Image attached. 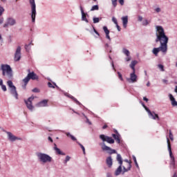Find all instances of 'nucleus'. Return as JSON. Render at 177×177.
<instances>
[{
  "label": "nucleus",
  "instance_id": "nucleus-1",
  "mask_svg": "<svg viewBox=\"0 0 177 177\" xmlns=\"http://www.w3.org/2000/svg\"><path fill=\"white\" fill-rule=\"evenodd\" d=\"M0 71H1L2 76L5 80H7V85L10 88V93L17 100L19 99V94L16 90V86L13 85V69L10 65L8 64H2L1 65Z\"/></svg>",
  "mask_w": 177,
  "mask_h": 177
},
{
  "label": "nucleus",
  "instance_id": "nucleus-2",
  "mask_svg": "<svg viewBox=\"0 0 177 177\" xmlns=\"http://www.w3.org/2000/svg\"><path fill=\"white\" fill-rule=\"evenodd\" d=\"M168 41H169V39L168 38L167 35H165L164 28L160 26H157L156 42H160L162 48H165L168 50Z\"/></svg>",
  "mask_w": 177,
  "mask_h": 177
},
{
  "label": "nucleus",
  "instance_id": "nucleus-3",
  "mask_svg": "<svg viewBox=\"0 0 177 177\" xmlns=\"http://www.w3.org/2000/svg\"><path fill=\"white\" fill-rule=\"evenodd\" d=\"M99 138L100 139H101V140H102V142L100 144L102 151H106L108 154H110V155L117 154V151L115 149H111V147L106 145V143H105V142H106L107 143H109V145H113L115 141H114V139H113V138L109 136H106L104 134L100 135Z\"/></svg>",
  "mask_w": 177,
  "mask_h": 177
},
{
  "label": "nucleus",
  "instance_id": "nucleus-4",
  "mask_svg": "<svg viewBox=\"0 0 177 177\" xmlns=\"http://www.w3.org/2000/svg\"><path fill=\"white\" fill-rule=\"evenodd\" d=\"M53 84L50 82H48V88H53V89H55V87L57 88V89H58V91H60V92H63L64 96H66V97H69V99H72V100H73V102H75V103H76V104H78L79 106H82V104H81V102H80V101H78V100H77V98H75L74 96H73V95L68 94V93L65 92L64 91L62 90V88H60V87H59L58 85L56 84V83L53 82Z\"/></svg>",
  "mask_w": 177,
  "mask_h": 177
},
{
  "label": "nucleus",
  "instance_id": "nucleus-5",
  "mask_svg": "<svg viewBox=\"0 0 177 177\" xmlns=\"http://www.w3.org/2000/svg\"><path fill=\"white\" fill-rule=\"evenodd\" d=\"M36 156L40 162L43 164H46V162H52V158L50 156L42 152L36 153Z\"/></svg>",
  "mask_w": 177,
  "mask_h": 177
},
{
  "label": "nucleus",
  "instance_id": "nucleus-6",
  "mask_svg": "<svg viewBox=\"0 0 177 177\" xmlns=\"http://www.w3.org/2000/svg\"><path fill=\"white\" fill-rule=\"evenodd\" d=\"M31 6V19L32 23H35V17H37V6L35 5V0H30Z\"/></svg>",
  "mask_w": 177,
  "mask_h": 177
},
{
  "label": "nucleus",
  "instance_id": "nucleus-7",
  "mask_svg": "<svg viewBox=\"0 0 177 177\" xmlns=\"http://www.w3.org/2000/svg\"><path fill=\"white\" fill-rule=\"evenodd\" d=\"M24 79L26 82H29L30 80H32V81H38L39 80V77L35 74V73L30 72V70H28V73Z\"/></svg>",
  "mask_w": 177,
  "mask_h": 177
},
{
  "label": "nucleus",
  "instance_id": "nucleus-8",
  "mask_svg": "<svg viewBox=\"0 0 177 177\" xmlns=\"http://www.w3.org/2000/svg\"><path fill=\"white\" fill-rule=\"evenodd\" d=\"M167 147H168L169 156L171 158L170 165H171L173 168H175V157H174V155H172V149L171 148V142L169 141V138L167 139Z\"/></svg>",
  "mask_w": 177,
  "mask_h": 177
},
{
  "label": "nucleus",
  "instance_id": "nucleus-9",
  "mask_svg": "<svg viewBox=\"0 0 177 177\" xmlns=\"http://www.w3.org/2000/svg\"><path fill=\"white\" fill-rule=\"evenodd\" d=\"M3 132H6V133H7L8 139V140H10V142H15V140H22L21 138L13 135V133H12V132L10 131H6L3 130Z\"/></svg>",
  "mask_w": 177,
  "mask_h": 177
},
{
  "label": "nucleus",
  "instance_id": "nucleus-10",
  "mask_svg": "<svg viewBox=\"0 0 177 177\" xmlns=\"http://www.w3.org/2000/svg\"><path fill=\"white\" fill-rule=\"evenodd\" d=\"M16 24V19H15L13 17H8L6 19V23L3 24V28H6L10 26H13Z\"/></svg>",
  "mask_w": 177,
  "mask_h": 177
},
{
  "label": "nucleus",
  "instance_id": "nucleus-11",
  "mask_svg": "<svg viewBox=\"0 0 177 177\" xmlns=\"http://www.w3.org/2000/svg\"><path fill=\"white\" fill-rule=\"evenodd\" d=\"M20 59H21V47L18 46L14 55V60L15 62H20Z\"/></svg>",
  "mask_w": 177,
  "mask_h": 177
},
{
  "label": "nucleus",
  "instance_id": "nucleus-12",
  "mask_svg": "<svg viewBox=\"0 0 177 177\" xmlns=\"http://www.w3.org/2000/svg\"><path fill=\"white\" fill-rule=\"evenodd\" d=\"M80 9L82 13V21H85V23H89V20L86 18V16H89L88 15V12H84V8H82V6H80Z\"/></svg>",
  "mask_w": 177,
  "mask_h": 177
},
{
  "label": "nucleus",
  "instance_id": "nucleus-13",
  "mask_svg": "<svg viewBox=\"0 0 177 177\" xmlns=\"http://www.w3.org/2000/svg\"><path fill=\"white\" fill-rule=\"evenodd\" d=\"M168 50L167 48H162V46H160L159 48H154L153 49V53L155 56H158L159 52H162V53H167Z\"/></svg>",
  "mask_w": 177,
  "mask_h": 177
},
{
  "label": "nucleus",
  "instance_id": "nucleus-14",
  "mask_svg": "<svg viewBox=\"0 0 177 177\" xmlns=\"http://www.w3.org/2000/svg\"><path fill=\"white\" fill-rule=\"evenodd\" d=\"M48 106V100H43L36 104V107H47Z\"/></svg>",
  "mask_w": 177,
  "mask_h": 177
},
{
  "label": "nucleus",
  "instance_id": "nucleus-15",
  "mask_svg": "<svg viewBox=\"0 0 177 177\" xmlns=\"http://www.w3.org/2000/svg\"><path fill=\"white\" fill-rule=\"evenodd\" d=\"M53 150H55V153L57 154H59V156H66V153H64L57 147V145L56 144H54Z\"/></svg>",
  "mask_w": 177,
  "mask_h": 177
},
{
  "label": "nucleus",
  "instance_id": "nucleus-16",
  "mask_svg": "<svg viewBox=\"0 0 177 177\" xmlns=\"http://www.w3.org/2000/svg\"><path fill=\"white\" fill-rule=\"evenodd\" d=\"M112 138L115 140L116 143L120 145L121 143V135L120 134H112Z\"/></svg>",
  "mask_w": 177,
  "mask_h": 177
},
{
  "label": "nucleus",
  "instance_id": "nucleus-17",
  "mask_svg": "<svg viewBox=\"0 0 177 177\" xmlns=\"http://www.w3.org/2000/svg\"><path fill=\"white\" fill-rule=\"evenodd\" d=\"M24 102L27 109H28L30 111H34V106H32V102H28L27 100H25Z\"/></svg>",
  "mask_w": 177,
  "mask_h": 177
},
{
  "label": "nucleus",
  "instance_id": "nucleus-18",
  "mask_svg": "<svg viewBox=\"0 0 177 177\" xmlns=\"http://www.w3.org/2000/svg\"><path fill=\"white\" fill-rule=\"evenodd\" d=\"M106 162L109 168H111V167H113V158H111V156H109L106 158Z\"/></svg>",
  "mask_w": 177,
  "mask_h": 177
},
{
  "label": "nucleus",
  "instance_id": "nucleus-19",
  "mask_svg": "<svg viewBox=\"0 0 177 177\" xmlns=\"http://www.w3.org/2000/svg\"><path fill=\"white\" fill-rule=\"evenodd\" d=\"M122 21L124 28H127V26L128 25V16L122 17Z\"/></svg>",
  "mask_w": 177,
  "mask_h": 177
},
{
  "label": "nucleus",
  "instance_id": "nucleus-20",
  "mask_svg": "<svg viewBox=\"0 0 177 177\" xmlns=\"http://www.w3.org/2000/svg\"><path fill=\"white\" fill-rule=\"evenodd\" d=\"M169 97L171 102V105L174 106H177V102L176 100H175V97H174V95H172V94H169Z\"/></svg>",
  "mask_w": 177,
  "mask_h": 177
},
{
  "label": "nucleus",
  "instance_id": "nucleus-21",
  "mask_svg": "<svg viewBox=\"0 0 177 177\" xmlns=\"http://www.w3.org/2000/svg\"><path fill=\"white\" fill-rule=\"evenodd\" d=\"M122 172V165H120L118 169L115 171V176H118Z\"/></svg>",
  "mask_w": 177,
  "mask_h": 177
},
{
  "label": "nucleus",
  "instance_id": "nucleus-22",
  "mask_svg": "<svg viewBox=\"0 0 177 177\" xmlns=\"http://www.w3.org/2000/svg\"><path fill=\"white\" fill-rule=\"evenodd\" d=\"M0 86H1V89L3 92H6L8 91L6 86L3 84V80L1 78H0Z\"/></svg>",
  "mask_w": 177,
  "mask_h": 177
},
{
  "label": "nucleus",
  "instance_id": "nucleus-23",
  "mask_svg": "<svg viewBox=\"0 0 177 177\" xmlns=\"http://www.w3.org/2000/svg\"><path fill=\"white\" fill-rule=\"evenodd\" d=\"M104 48L106 52H109V53H111V52L113 51V47H111L108 43L105 44Z\"/></svg>",
  "mask_w": 177,
  "mask_h": 177
},
{
  "label": "nucleus",
  "instance_id": "nucleus-24",
  "mask_svg": "<svg viewBox=\"0 0 177 177\" xmlns=\"http://www.w3.org/2000/svg\"><path fill=\"white\" fill-rule=\"evenodd\" d=\"M151 117H152L153 120H157L158 121H160V117L158 116V114H156L155 112H151V114H149Z\"/></svg>",
  "mask_w": 177,
  "mask_h": 177
},
{
  "label": "nucleus",
  "instance_id": "nucleus-25",
  "mask_svg": "<svg viewBox=\"0 0 177 177\" xmlns=\"http://www.w3.org/2000/svg\"><path fill=\"white\" fill-rule=\"evenodd\" d=\"M32 45H34L32 44V41H30L28 44H25V50L27 51V52H30V50H31V46Z\"/></svg>",
  "mask_w": 177,
  "mask_h": 177
},
{
  "label": "nucleus",
  "instance_id": "nucleus-26",
  "mask_svg": "<svg viewBox=\"0 0 177 177\" xmlns=\"http://www.w3.org/2000/svg\"><path fill=\"white\" fill-rule=\"evenodd\" d=\"M127 81L129 82V84H133V72L130 74V77L127 78Z\"/></svg>",
  "mask_w": 177,
  "mask_h": 177
},
{
  "label": "nucleus",
  "instance_id": "nucleus-27",
  "mask_svg": "<svg viewBox=\"0 0 177 177\" xmlns=\"http://www.w3.org/2000/svg\"><path fill=\"white\" fill-rule=\"evenodd\" d=\"M65 133H66V136H68V138H71V139L72 140H73L74 142H77V138L74 136L71 135V133H70V132H67Z\"/></svg>",
  "mask_w": 177,
  "mask_h": 177
},
{
  "label": "nucleus",
  "instance_id": "nucleus-28",
  "mask_svg": "<svg viewBox=\"0 0 177 177\" xmlns=\"http://www.w3.org/2000/svg\"><path fill=\"white\" fill-rule=\"evenodd\" d=\"M117 161H118L120 165H122V157L120 153L117 154Z\"/></svg>",
  "mask_w": 177,
  "mask_h": 177
},
{
  "label": "nucleus",
  "instance_id": "nucleus-29",
  "mask_svg": "<svg viewBox=\"0 0 177 177\" xmlns=\"http://www.w3.org/2000/svg\"><path fill=\"white\" fill-rule=\"evenodd\" d=\"M100 20H102V17H100V18L96 17H93V21L94 24L99 23L100 21Z\"/></svg>",
  "mask_w": 177,
  "mask_h": 177
},
{
  "label": "nucleus",
  "instance_id": "nucleus-30",
  "mask_svg": "<svg viewBox=\"0 0 177 177\" xmlns=\"http://www.w3.org/2000/svg\"><path fill=\"white\" fill-rule=\"evenodd\" d=\"M71 160V157L70 156H66L65 160L63 161V164L66 165L68 161Z\"/></svg>",
  "mask_w": 177,
  "mask_h": 177
},
{
  "label": "nucleus",
  "instance_id": "nucleus-31",
  "mask_svg": "<svg viewBox=\"0 0 177 177\" xmlns=\"http://www.w3.org/2000/svg\"><path fill=\"white\" fill-rule=\"evenodd\" d=\"M76 143H77L79 145V146L81 147L82 151H83V154H86L85 152V147H84V145H82V144H81L80 142L76 141Z\"/></svg>",
  "mask_w": 177,
  "mask_h": 177
},
{
  "label": "nucleus",
  "instance_id": "nucleus-32",
  "mask_svg": "<svg viewBox=\"0 0 177 177\" xmlns=\"http://www.w3.org/2000/svg\"><path fill=\"white\" fill-rule=\"evenodd\" d=\"M129 169H131V163H129L127 169L125 168V166H123V174H125V172H128Z\"/></svg>",
  "mask_w": 177,
  "mask_h": 177
},
{
  "label": "nucleus",
  "instance_id": "nucleus-33",
  "mask_svg": "<svg viewBox=\"0 0 177 177\" xmlns=\"http://www.w3.org/2000/svg\"><path fill=\"white\" fill-rule=\"evenodd\" d=\"M99 9V6L98 5H95V6H93L91 8V12H93L95 10H97Z\"/></svg>",
  "mask_w": 177,
  "mask_h": 177
},
{
  "label": "nucleus",
  "instance_id": "nucleus-34",
  "mask_svg": "<svg viewBox=\"0 0 177 177\" xmlns=\"http://www.w3.org/2000/svg\"><path fill=\"white\" fill-rule=\"evenodd\" d=\"M122 53H124V55H126V56H129V50L125 48L122 49Z\"/></svg>",
  "mask_w": 177,
  "mask_h": 177
},
{
  "label": "nucleus",
  "instance_id": "nucleus-35",
  "mask_svg": "<svg viewBox=\"0 0 177 177\" xmlns=\"http://www.w3.org/2000/svg\"><path fill=\"white\" fill-rule=\"evenodd\" d=\"M34 99H35V97L32 95L31 97H28V100H26V102L32 103V100H34Z\"/></svg>",
  "mask_w": 177,
  "mask_h": 177
},
{
  "label": "nucleus",
  "instance_id": "nucleus-36",
  "mask_svg": "<svg viewBox=\"0 0 177 177\" xmlns=\"http://www.w3.org/2000/svg\"><path fill=\"white\" fill-rule=\"evenodd\" d=\"M103 30L105 32V34H110V30H109V28H107V26H104Z\"/></svg>",
  "mask_w": 177,
  "mask_h": 177
},
{
  "label": "nucleus",
  "instance_id": "nucleus-37",
  "mask_svg": "<svg viewBox=\"0 0 177 177\" xmlns=\"http://www.w3.org/2000/svg\"><path fill=\"white\" fill-rule=\"evenodd\" d=\"M143 107L145 109L146 111H147L149 115L151 114L152 112L150 111V109H149V108H147V106L143 104Z\"/></svg>",
  "mask_w": 177,
  "mask_h": 177
},
{
  "label": "nucleus",
  "instance_id": "nucleus-38",
  "mask_svg": "<svg viewBox=\"0 0 177 177\" xmlns=\"http://www.w3.org/2000/svg\"><path fill=\"white\" fill-rule=\"evenodd\" d=\"M23 82L24 83V84L22 85V88H23V89H26V86H27V84H28V82H26V79H24V80H23Z\"/></svg>",
  "mask_w": 177,
  "mask_h": 177
},
{
  "label": "nucleus",
  "instance_id": "nucleus-39",
  "mask_svg": "<svg viewBox=\"0 0 177 177\" xmlns=\"http://www.w3.org/2000/svg\"><path fill=\"white\" fill-rule=\"evenodd\" d=\"M32 92H33L34 93H39L40 91L38 88H35L32 90Z\"/></svg>",
  "mask_w": 177,
  "mask_h": 177
},
{
  "label": "nucleus",
  "instance_id": "nucleus-40",
  "mask_svg": "<svg viewBox=\"0 0 177 177\" xmlns=\"http://www.w3.org/2000/svg\"><path fill=\"white\" fill-rule=\"evenodd\" d=\"M112 2V5L113 6V8H116L117 7V0H111Z\"/></svg>",
  "mask_w": 177,
  "mask_h": 177
},
{
  "label": "nucleus",
  "instance_id": "nucleus-41",
  "mask_svg": "<svg viewBox=\"0 0 177 177\" xmlns=\"http://www.w3.org/2000/svg\"><path fill=\"white\" fill-rule=\"evenodd\" d=\"M158 66L161 71H165V70L164 69V66L162 64H158Z\"/></svg>",
  "mask_w": 177,
  "mask_h": 177
},
{
  "label": "nucleus",
  "instance_id": "nucleus-42",
  "mask_svg": "<svg viewBox=\"0 0 177 177\" xmlns=\"http://www.w3.org/2000/svg\"><path fill=\"white\" fill-rule=\"evenodd\" d=\"M4 12H5V9L3 8V7L0 6V16H2Z\"/></svg>",
  "mask_w": 177,
  "mask_h": 177
},
{
  "label": "nucleus",
  "instance_id": "nucleus-43",
  "mask_svg": "<svg viewBox=\"0 0 177 177\" xmlns=\"http://www.w3.org/2000/svg\"><path fill=\"white\" fill-rule=\"evenodd\" d=\"M112 21H113V23H114V24H115V25L118 24V21H117V19H116L115 17H112Z\"/></svg>",
  "mask_w": 177,
  "mask_h": 177
},
{
  "label": "nucleus",
  "instance_id": "nucleus-44",
  "mask_svg": "<svg viewBox=\"0 0 177 177\" xmlns=\"http://www.w3.org/2000/svg\"><path fill=\"white\" fill-rule=\"evenodd\" d=\"M133 162H134V164H136V166L137 167V168L139 169V165H138V161H136V158L135 156L133 157Z\"/></svg>",
  "mask_w": 177,
  "mask_h": 177
},
{
  "label": "nucleus",
  "instance_id": "nucleus-45",
  "mask_svg": "<svg viewBox=\"0 0 177 177\" xmlns=\"http://www.w3.org/2000/svg\"><path fill=\"white\" fill-rule=\"evenodd\" d=\"M85 118H86V124H88V125H92V122L91 121H89V119L88 118V117L85 116Z\"/></svg>",
  "mask_w": 177,
  "mask_h": 177
},
{
  "label": "nucleus",
  "instance_id": "nucleus-46",
  "mask_svg": "<svg viewBox=\"0 0 177 177\" xmlns=\"http://www.w3.org/2000/svg\"><path fill=\"white\" fill-rule=\"evenodd\" d=\"M169 139L171 140H174V135L172 134V131H171V130H169Z\"/></svg>",
  "mask_w": 177,
  "mask_h": 177
},
{
  "label": "nucleus",
  "instance_id": "nucleus-47",
  "mask_svg": "<svg viewBox=\"0 0 177 177\" xmlns=\"http://www.w3.org/2000/svg\"><path fill=\"white\" fill-rule=\"evenodd\" d=\"M93 30L95 34H96V35H97L98 37H100V34L99 33V32H97V30H96V29L93 26Z\"/></svg>",
  "mask_w": 177,
  "mask_h": 177
},
{
  "label": "nucleus",
  "instance_id": "nucleus-48",
  "mask_svg": "<svg viewBox=\"0 0 177 177\" xmlns=\"http://www.w3.org/2000/svg\"><path fill=\"white\" fill-rule=\"evenodd\" d=\"M118 78L120 79V80L122 81L123 78H122V75L121 74V73L118 72Z\"/></svg>",
  "mask_w": 177,
  "mask_h": 177
},
{
  "label": "nucleus",
  "instance_id": "nucleus-49",
  "mask_svg": "<svg viewBox=\"0 0 177 177\" xmlns=\"http://www.w3.org/2000/svg\"><path fill=\"white\" fill-rule=\"evenodd\" d=\"M106 39H109V41H111V37H110V33L106 34Z\"/></svg>",
  "mask_w": 177,
  "mask_h": 177
},
{
  "label": "nucleus",
  "instance_id": "nucleus-50",
  "mask_svg": "<svg viewBox=\"0 0 177 177\" xmlns=\"http://www.w3.org/2000/svg\"><path fill=\"white\" fill-rule=\"evenodd\" d=\"M138 81V76L133 73V82H136Z\"/></svg>",
  "mask_w": 177,
  "mask_h": 177
},
{
  "label": "nucleus",
  "instance_id": "nucleus-51",
  "mask_svg": "<svg viewBox=\"0 0 177 177\" xmlns=\"http://www.w3.org/2000/svg\"><path fill=\"white\" fill-rule=\"evenodd\" d=\"M147 24H149V21L147 19L142 21V26H147Z\"/></svg>",
  "mask_w": 177,
  "mask_h": 177
},
{
  "label": "nucleus",
  "instance_id": "nucleus-52",
  "mask_svg": "<svg viewBox=\"0 0 177 177\" xmlns=\"http://www.w3.org/2000/svg\"><path fill=\"white\" fill-rule=\"evenodd\" d=\"M126 62H130L131 57L130 55H127V57L125 58Z\"/></svg>",
  "mask_w": 177,
  "mask_h": 177
},
{
  "label": "nucleus",
  "instance_id": "nucleus-53",
  "mask_svg": "<svg viewBox=\"0 0 177 177\" xmlns=\"http://www.w3.org/2000/svg\"><path fill=\"white\" fill-rule=\"evenodd\" d=\"M115 26H116V28H117L118 31H121V28L120 27L118 24H117Z\"/></svg>",
  "mask_w": 177,
  "mask_h": 177
},
{
  "label": "nucleus",
  "instance_id": "nucleus-54",
  "mask_svg": "<svg viewBox=\"0 0 177 177\" xmlns=\"http://www.w3.org/2000/svg\"><path fill=\"white\" fill-rule=\"evenodd\" d=\"M130 67H131V70H133V60L131 61Z\"/></svg>",
  "mask_w": 177,
  "mask_h": 177
},
{
  "label": "nucleus",
  "instance_id": "nucleus-55",
  "mask_svg": "<svg viewBox=\"0 0 177 177\" xmlns=\"http://www.w3.org/2000/svg\"><path fill=\"white\" fill-rule=\"evenodd\" d=\"M48 140H49V142H50L51 143H53V139H52V137L49 136L48 138Z\"/></svg>",
  "mask_w": 177,
  "mask_h": 177
},
{
  "label": "nucleus",
  "instance_id": "nucleus-56",
  "mask_svg": "<svg viewBox=\"0 0 177 177\" xmlns=\"http://www.w3.org/2000/svg\"><path fill=\"white\" fill-rule=\"evenodd\" d=\"M156 12H157V13H160V12H161V8H156Z\"/></svg>",
  "mask_w": 177,
  "mask_h": 177
},
{
  "label": "nucleus",
  "instance_id": "nucleus-57",
  "mask_svg": "<svg viewBox=\"0 0 177 177\" xmlns=\"http://www.w3.org/2000/svg\"><path fill=\"white\" fill-rule=\"evenodd\" d=\"M113 132L115 133V135H119L120 133H118V131H117V129H113Z\"/></svg>",
  "mask_w": 177,
  "mask_h": 177
},
{
  "label": "nucleus",
  "instance_id": "nucleus-58",
  "mask_svg": "<svg viewBox=\"0 0 177 177\" xmlns=\"http://www.w3.org/2000/svg\"><path fill=\"white\" fill-rule=\"evenodd\" d=\"M111 66H112L113 70L115 71V68H114V62L113 61H111Z\"/></svg>",
  "mask_w": 177,
  "mask_h": 177
},
{
  "label": "nucleus",
  "instance_id": "nucleus-59",
  "mask_svg": "<svg viewBox=\"0 0 177 177\" xmlns=\"http://www.w3.org/2000/svg\"><path fill=\"white\" fill-rule=\"evenodd\" d=\"M119 3L122 6L124 5V0H119Z\"/></svg>",
  "mask_w": 177,
  "mask_h": 177
},
{
  "label": "nucleus",
  "instance_id": "nucleus-60",
  "mask_svg": "<svg viewBox=\"0 0 177 177\" xmlns=\"http://www.w3.org/2000/svg\"><path fill=\"white\" fill-rule=\"evenodd\" d=\"M138 63H139V62L134 60L133 61V66L135 67V66H136V64H138Z\"/></svg>",
  "mask_w": 177,
  "mask_h": 177
},
{
  "label": "nucleus",
  "instance_id": "nucleus-61",
  "mask_svg": "<svg viewBox=\"0 0 177 177\" xmlns=\"http://www.w3.org/2000/svg\"><path fill=\"white\" fill-rule=\"evenodd\" d=\"M142 20H143V17L139 16L138 17V21H142Z\"/></svg>",
  "mask_w": 177,
  "mask_h": 177
},
{
  "label": "nucleus",
  "instance_id": "nucleus-62",
  "mask_svg": "<svg viewBox=\"0 0 177 177\" xmlns=\"http://www.w3.org/2000/svg\"><path fill=\"white\" fill-rule=\"evenodd\" d=\"M106 177H113V176H111V173H107L106 174Z\"/></svg>",
  "mask_w": 177,
  "mask_h": 177
},
{
  "label": "nucleus",
  "instance_id": "nucleus-63",
  "mask_svg": "<svg viewBox=\"0 0 177 177\" xmlns=\"http://www.w3.org/2000/svg\"><path fill=\"white\" fill-rule=\"evenodd\" d=\"M3 23V18H0V24H2Z\"/></svg>",
  "mask_w": 177,
  "mask_h": 177
},
{
  "label": "nucleus",
  "instance_id": "nucleus-64",
  "mask_svg": "<svg viewBox=\"0 0 177 177\" xmlns=\"http://www.w3.org/2000/svg\"><path fill=\"white\" fill-rule=\"evenodd\" d=\"M107 124H105L102 127V129H106L107 128Z\"/></svg>",
  "mask_w": 177,
  "mask_h": 177
}]
</instances>
